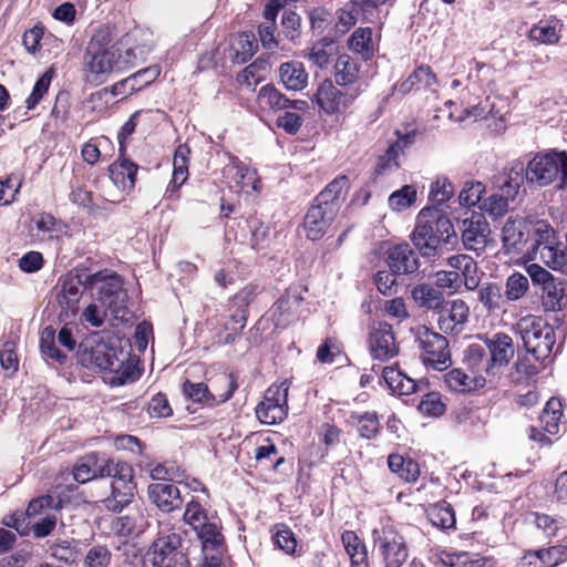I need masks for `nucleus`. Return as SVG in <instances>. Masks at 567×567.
<instances>
[{
  "instance_id": "obj_30",
  "label": "nucleus",
  "mask_w": 567,
  "mask_h": 567,
  "mask_svg": "<svg viewBox=\"0 0 567 567\" xmlns=\"http://www.w3.org/2000/svg\"><path fill=\"white\" fill-rule=\"evenodd\" d=\"M349 189V179L346 176H339L329 183L326 188L315 198L316 203L333 206L337 212L346 199Z\"/></svg>"
},
{
  "instance_id": "obj_50",
  "label": "nucleus",
  "mask_w": 567,
  "mask_h": 567,
  "mask_svg": "<svg viewBox=\"0 0 567 567\" xmlns=\"http://www.w3.org/2000/svg\"><path fill=\"white\" fill-rule=\"evenodd\" d=\"M112 556V551L106 545H93L87 549L82 567H110Z\"/></svg>"
},
{
  "instance_id": "obj_32",
  "label": "nucleus",
  "mask_w": 567,
  "mask_h": 567,
  "mask_svg": "<svg viewBox=\"0 0 567 567\" xmlns=\"http://www.w3.org/2000/svg\"><path fill=\"white\" fill-rule=\"evenodd\" d=\"M360 65L357 59L341 54L334 63V81L340 86H350L359 79Z\"/></svg>"
},
{
  "instance_id": "obj_42",
  "label": "nucleus",
  "mask_w": 567,
  "mask_h": 567,
  "mask_svg": "<svg viewBox=\"0 0 567 567\" xmlns=\"http://www.w3.org/2000/svg\"><path fill=\"white\" fill-rule=\"evenodd\" d=\"M342 543L351 558L352 565L362 566L368 559V554L364 544L359 539L352 530H346L342 534Z\"/></svg>"
},
{
  "instance_id": "obj_26",
  "label": "nucleus",
  "mask_w": 567,
  "mask_h": 567,
  "mask_svg": "<svg viewBox=\"0 0 567 567\" xmlns=\"http://www.w3.org/2000/svg\"><path fill=\"white\" fill-rule=\"evenodd\" d=\"M447 266L457 271L462 279V286L467 290H476L481 282L477 262L468 255L458 254L447 258Z\"/></svg>"
},
{
  "instance_id": "obj_13",
  "label": "nucleus",
  "mask_w": 567,
  "mask_h": 567,
  "mask_svg": "<svg viewBox=\"0 0 567 567\" xmlns=\"http://www.w3.org/2000/svg\"><path fill=\"white\" fill-rule=\"evenodd\" d=\"M288 386L271 385L267 389L264 400L256 408V415L261 423L277 424L288 414Z\"/></svg>"
},
{
  "instance_id": "obj_12",
  "label": "nucleus",
  "mask_w": 567,
  "mask_h": 567,
  "mask_svg": "<svg viewBox=\"0 0 567 567\" xmlns=\"http://www.w3.org/2000/svg\"><path fill=\"white\" fill-rule=\"evenodd\" d=\"M117 49H86L83 56V68L89 82L103 83L106 76L118 66L125 64L116 60Z\"/></svg>"
},
{
  "instance_id": "obj_37",
  "label": "nucleus",
  "mask_w": 567,
  "mask_h": 567,
  "mask_svg": "<svg viewBox=\"0 0 567 567\" xmlns=\"http://www.w3.org/2000/svg\"><path fill=\"white\" fill-rule=\"evenodd\" d=\"M567 303V286L563 281L549 282L543 288V306L550 311L561 310Z\"/></svg>"
},
{
  "instance_id": "obj_62",
  "label": "nucleus",
  "mask_w": 567,
  "mask_h": 567,
  "mask_svg": "<svg viewBox=\"0 0 567 567\" xmlns=\"http://www.w3.org/2000/svg\"><path fill=\"white\" fill-rule=\"evenodd\" d=\"M435 286L440 289H450L452 292H457L462 287V279L457 271L440 270L435 274Z\"/></svg>"
},
{
  "instance_id": "obj_25",
  "label": "nucleus",
  "mask_w": 567,
  "mask_h": 567,
  "mask_svg": "<svg viewBox=\"0 0 567 567\" xmlns=\"http://www.w3.org/2000/svg\"><path fill=\"white\" fill-rule=\"evenodd\" d=\"M529 220L523 217H509L503 229L502 239L507 250L519 251L527 243Z\"/></svg>"
},
{
  "instance_id": "obj_22",
  "label": "nucleus",
  "mask_w": 567,
  "mask_h": 567,
  "mask_svg": "<svg viewBox=\"0 0 567 567\" xmlns=\"http://www.w3.org/2000/svg\"><path fill=\"white\" fill-rule=\"evenodd\" d=\"M338 213L333 206L315 202L305 216L306 236L311 240L321 238Z\"/></svg>"
},
{
  "instance_id": "obj_48",
  "label": "nucleus",
  "mask_w": 567,
  "mask_h": 567,
  "mask_svg": "<svg viewBox=\"0 0 567 567\" xmlns=\"http://www.w3.org/2000/svg\"><path fill=\"white\" fill-rule=\"evenodd\" d=\"M481 380L484 381L483 378L476 379V377H471L461 369H453L445 374V382L447 386L457 392L471 391Z\"/></svg>"
},
{
  "instance_id": "obj_57",
  "label": "nucleus",
  "mask_w": 567,
  "mask_h": 567,
  "mask_svg": "<svg viewBox=\"0 0 567 567\" xmlns=\"http://www.w3.org/2000/svg\"><path fill=\"white\" fill-rule=\"evenodd\" d=\"M357 426L361 437L373 439L380 430L379 419L375 412H365L357 417Z\"/></svg>"
},
{
  "instance_id": "obj_14",
  "label": "nucleus",
  "mask_w": 567,
  "mask_h": 567,
  "mask_svg": "<svg viewBox=\"0 0 567 567\" xmlns=\"http://www.w3.org/2000/svg\"><path fill=\"white\" fill-rule=\"evenodd\" d=\"M360 90L350 87L342 91L332 81L324 80L317 89L315 101L327 114H336L347 110L359 96Z\"/></svg>"
},
{
  "instance_id": "obj_8",
  "label": "nucleus",
  "mask_w": 567,
  "mask_h": 567,
  "mask_svg": "<svg viewBox=\"0 0 567 567\" xmlns=\"http://www.w3.org/2000/svg\"><path fill=\"white\" fill-rule=\"evenodd\" d=\"M117 340L95 341L91 347H85L80 353V362L87 368H96L101 371L121 373L117 377L118 384H123L128 378L127 368L124 367L128 353L116 346Z\"/></svg>"
},
{
  "instance_id": "obj_34",
  "label": "nucleus",
  "mask_w": 567,
  "mask_h": 567,
  "mask_svg": "<svg viewBox=\"0 0 567 567\" xmlns=\"http://www.w3.org/2000/svg\"><path fill=\"white\" fill-rule=\"evenodd\" d=\"M189 153V147L185 144L176 148L173 159V179L168 185L167 192H176L187 181Z\"/></svg>"
},
{
  "instance_id": "obj_52",
  "label": "nucleus",
  "mask_w": 567,
  "mask_h": 567,
  "mask_svg": "<svg viewBox=\"0 0 567 567\" xmlns=\"http://www.w3.org/2000/svg\"><path fill=\"white\" fill-rule=\"evenodd\" d=\"M485 193V186L481 182L467 181L458 195V200L462 206L473 207L478 204Z\"/></svg>"
},
{
  "instance_id": "obj_31",
  "label": "nucleus",
  "mask_w": 567,
  "mask_h": 567,
  "mask_svg": "<svg viewBox=\"0 0 567 567\" xmlns=\"http://www.w3.org/2000/svg\"><path fill=\"white\" fill-rule=\"evenodd\" d=\"M563 23L556 18L540 20L529 30V38L542 44H555L560 39Z\"/></svg>"
},
{
  "instance_id": "obj_53",
  "label": "nucleus",
  "mask_w": 567,
  "mask_h": 567,
  "mask_svg": "<svg viewBox=\"0 0 567 567\" xmlns=\"http://www.w3.org/2000/svg\"><path fill=\"white\" fill-rule=\"evenodd\" d=\"M54 72L52 69H49L45 71L35 82L33 90L29 97L25 100L27 109L33 110L40 101L43 99V96L47 94L51 81L53 79Z\"/></svg>"
},
{
  "instance_id": "obj_39",
  "label": "nucleus",
  "mask_w": 567,
  "mask_h": 567,
  "mask_svg": "<svg viewBox=\"0 0 567 567\" xmlns=\"http://www.w3.org/2000/svg\"><path fill=\"white\" fill-rule=\"evenodd\" d=\"M257 100L261 107L274 111L287 110V106H289V99L271 84L260 87Z\"/></svg>"
},
{
  "instance_id": "obj_6",
  "label": "nucleus",
  "mask_w": 567,
  "mask_h": 567,
  "mask_svg": "<svg viewBox=\"0 0 567 567\" xmlns=\"http://www.w3.org/2000/svg\"><path fill=\"white\" fill-rule=\"evenodd\" d=\"M513 330L537 361H544L551 353L556 342L555 331L542 317L525 316L514 324Z\"/></svg>"
},
{
  "instance_id": "obj_2",
  "label": "nucleus",
  "mask_w": 567,
  "mask_h": 567,
  "mask_svg": "<svg viewBox=\"0 0 567 567\" xmlns=\"http://www.w3.org/2000/svg\"><path fill=\"white\" fill-rule=\"evenodd\" d=\"M451 237H455V230L442 210L431 207L421 209L411 239L423 257L437 256L442 244L450 243Z\"/></svg>"
},
{
  "instance_id": "obj_21",
  "label": "nucleus",
  "mask_w": 567,
  "mask_h": 567,
  "mask_svg": "<svg viewBox=\"0 0 567 567\" xmlns=\"http://www.w3.org/2000/svg\"><path fill=\"white\" fill-rule=\"evenodd\" d=\"M385 261L398 276L412 275L420 268L419 254L408 243L389 247L385 250Z\"/></svg>"
},
{
  "instance_id": "obj_54",
  "label": "nucleus",
  "mask_w": 567,
  "mask_h": 567,
  "mask_svg": "<svg viewBox=\"0 0 567 567\" xmlns=\"http://www.w3.org/2000/svg\"><path fill=\"white\" fill-rule=\"evenodd\" d=\"M416 200V190L411 185H404L389 197V206L396 212L409 208Z\"/></svg>"
},
{
  "instance_id": "obj_47",
  "label": "nucleus",
  "mask_w": 567,
  "mask_h": 567,
  "mask_svg": "<svg viewBox=\"0 0 567 567\" xmlns=\"http://www.w3.org/2000/svg\"><path fill=\"white\" fill-rule=\"evenodd\" d=\"M529 288V281L526 276L520 272L512 274L505 282V290L503 291L506 302L517 301L522 299Z\"/></svg>"
},
{
  "instance_id": "obj_49",
  "label": "nucleus",
  "mask_w": 567,
  "mask_h": 567,
  "mask_svg": "<svg viewBox=\"0 0 567 567\" xmlns=\"http://www.w3.org/2000/svg\"><path fill=\"white\" fill-rule=\"evenodd\" d=\"M560 406L559 401L550 399L543 409L540 422L544 425L543 430L548 434L554 435L559 431L558 422L561 417Z\"/></svg>"
},
{
  "instance_id": "obj_63",
  "label": "nucleus",
  "mask_w": 567,
  "mask_h": 567,
  "mask_svg": "<svg viewBox=\"0 0 567 567\" xmlns=\"http://www.w3.org/2000/svg\"><path fill=\"white\" fill-rule=\"evenodd\" d=\"M48 551L52 557L65 564H72L76 558L75 549L68 540L51 544L48 548Z\"/></svg>"
},
{
  "instance_id": "obj_33",
  "label": "nucleus",
  "mask_w": 567,
  "mask_h": 567,
  "mask_svg": "<svg viewBox=\"0 0 567 567\" xmlns=\"http://www.w3.org/2000/svg\"><path fill=\"white\" fill-rule=\"evenodd\" d=\"M412 298L415 303L427 310L437 311L444 306L443 292L427 284L417 285L412 289Z\"/></svg>"
},
{
  "instance_id": "obj_5",
  "label": "nucleus",
  "mask_w": 567,
  "mask_h": 567,
  "mask_svg": "<svg viewBox=\"0 0 567 567\" xmlns=\"http://www.w3.org/2000/svg\"><path fill=\"white\" fill-rule=\"evenodd\" d=\"M529 234L533 235V251L539 260L553 270L567 275V244L558 241L556 231L546 220H529Z\"/></svg>"
},
{
  "instance_id": "obj_24",
  "label": "nucleus",
  "mask_w": 567,
  "mask_h": 567,
  "mask_svg": "<svg viewBox=\"0 0 567 567\" xmlns=\"http://www.w3.org/2000/svg\"><path fill=\"white\" fill-rule=\"evenodd\" d=\"M148 497L162 512L171 513L178 508L183 501L179 489L169 483L157 482L148 486Z\"/></svg>"
},
{
  "instance_id": "obj_7",
  "label": "nucleus",
  "mask_w": 567,
  "mask_h": 567,
  "mask_svg": "<svg viewBox=\"0 0 567 567\" xmlns=\"http://www.w3.org/2000/svg\"><path fill=\"white\" fill-rule=\"evenodd\" d=\"M85 288L96 290V300L115 318L126 313L127 292L118 275L110 270L97 271L85 276Z\"/></svg>"
},
{
  "instance_id": "obj_3",
  "label": "nucleus",
  "mask_w": 567,
  "mask_h": 567,
  "mask_svg": "<svg viewBox=\"0 0 567 567\" xmlns=\"http://www.w3.org/2000/svg\"><path fill=\"white\" fill-rule=\"evenodd\" d=\"M524 181L545 187L556 184L564 188L567 185V153L549 151L536 154L524 167Z\"/></svg>"
},
{
  "instance_id": "obj_17",
  "label": "nucleus",
  "mask_w": 567,
  "mask_h": 567,
  "mask_svg": "<svg viewBox=\"0 0 567 567\" xmlns=\"http://www.w3.org/2000/svg\"><path fill=\"white\" fill-rule=\"evenodd\" d=\"M302 300V288L299 286L289 287L270 310L275 327L285 329L292 323L297 319V310Z\"/></svg>"
},
{
  "instance_id": "obj_38",
  "label": "nucleus",
  "mask_w": 567,
  "mask_h": 567,
  "mask_svg": "<svg viewBox=\"0 0 567 567\" xmlns=\"http://www.w3.org/2000/svg\"><path fill=\"white\" fill-rule=\"evenodd\" d=\"M228 174L241 189L250 187L257 189V172L244 165L238 158H234L227 168Z\"/></svg>"
},
{
  "instance_id": "obj_19",
  "label": "nucleus",
  "mask_w": 567,
  "mask_h": 567,
  "mask_svg": "<svg viewBox=\"0 0 567 567\" xmlns=\"http://www.w3.org/2000/svg\"><path fill=\"white\" fill-rule=\"evenodd\" d=\"M437 326L444 333H458L468 320L470 308L462 299L444 301L437 311Z\"/></svg>"
},
{
  "instance_id": "obj_28",
  "label": "nucleus",
  "mask_w": 567,
  "mask_h": 567,
  "mask_svg": "<svg viewBox=\"0 0 567 567\" xmlns=\"http://www.w3.org/2000/svg\"><path fill=\"white\" fill-rule=\"evenodd\" d=\"M123 154L110 166V177L120 189L130 192L134 188L138 166Z\"/></svg>"
},
{
  "instance_id": "obj_35",
  "label": "nucleus",
  "mask_w": 567,
  "mask_h": 567,
  "mask_svg": "<svg viewBox=\"0 0 567 567\" xmlns=\"http://www.w3.org/2000/svg\"><path fill=\"white\" fill-rule=\"evenodd\" d=\"M535 558L538 563H528V567H555L567 559V546L556 545L547 549H537L526 554V559Z\"/></svg>"
},
{
  "instance_id": "obj_55",
  "label": "nucleus",
  "mask_w": 567,
  "mask_h": 567,
  "mask_svg": "<svg viewBox=\"0 0 567 567\" xmlns=\"http://www.w3.org/2000/svg\"><path fill=\"white\" fill-rule=\"evenodd\" d=\"M333 44L331 42L315 43L303 56L319 68H326L330 63Z\"/></svg>"
},
{
  "instance_id": "obj_10",
  "label": "nucleus",
  "mask_w": 567,
  "mask_h": 567,
  "mask_svg": "<svg viewBox=\"0 0 567 567\" xmlns=\"http://www.w3.org/2000/svg\"><path fill=\"white\" fill-rule=\"evenodd\" d=\"M411 332L417 343L421 359L426 365L436 370H444L449 367L451 354L449 341L444 336L422 324L411 328Z\"/></svg>"
},
{
  "instance_id": "obj_59",
  "label": "nucleus",
  "mask_w": 567,
  "mask_h": 567,
  "mask_svg": "<svg viewBox=\"0 0 567 567\" xmlns=\"http://www.w3.org/2000/svg\"><path fill=\"white\" fill-rule=\"evenodd\" d=\"M454 194V186L446 177H439L431 186L430 197L434 204H445Z\"/></svg>"
},
{
  "instance_id": "obj_20",
  "label": "nucleus",
  "mask_w": 567,
  "mask_h": 567,
  "mask_svg": "<svg viewBox=\"0 0 567 567\" xmlns=\"http://www.w3.org/2000/svg\"><path fill=\"white\" fill-rule=\"evenodd\" d=\"M483 340L489 351V364L486 365V374L494 375L496 367H505L513 359L515 353L513 340L504 332L494 333L492 337L485 336Z\"/></svg>"
},
{
  "instance_id": "obj_58",
  "label": "nucleus",
  "mask_w": 567,
  "mask_h": 567,
  "mask_svg": "<svg viewBox=\"0 0 567 567\" xmlns=\"http://www.w3.org/2000/svg\"><path fill=\"white\" fill-rule=\"evenodd\" d=\"M465 362L474 371H485L486 365L489 364V359L486 358L485 349L481 344H471L465 350Z\"/></svg>"
},
{
  "instance_id": "obj_18",
  "label": "nucleus",
  "mask_w": 567,
  "mask_h": 567,
  "mask_svg": "<svg viewBox=\"0 0 567 567\" xmlns=\"http://www.w3.org/2000/svg\"><path fill=\"white\" fill-rule=\"evenodd\" d=\"M369 349L373 359L386 361L398 355L399 344L391 324L378 322L369 336Z\"/></svg>"
},
{
  "instance_id": "obj_16",
  "label": "nucleus",
  "mask_w": 567,
  "mask_h": 567,
  "mask_svg": "<svg viewBox=\"0 0 567 567\" xmlns=\"http://www.w3.org/2000/svg\"><path fill=\"white\" fill-rule=\"evenodd\" d=\"M460 230L462 243L467 250H473L477 255L485 250L491 228L484 215L472 213L461 221Z\"/></svg>"
},
{
  "instance_id": "obj_51",
  "label": "nucleus",
  "mask_w": 567,
  "mask_h": 567,
  "mask_svg": "<svg viewBox=\"0 0 567 567\" xmlns=\"http://www.w3.org/2000/svg\"><path fill=\"white\" fill-rule=\"evenodd\" d=\"M101 465L92 456H86L78 462L73 468V477L78 483L84 484L100 476Z\"/></svg>"
},
{
  "instance_id": "obj_44",
  "label": "nucleus",
  "mask_w": 567,
  "mask_h": 567,
  "mask_svg": "<svg viewBox=\"0 0 567 567\" xmlns=\"http://www.w3.org/2000/svg\"><path fill=\"white\" fill-rule=\"evenodd\" d=\"M159 74L157 66H151L140 70L135 74L115 84L114 89L117 91L120 87L128 86L131 92L138 91L142 87L151 84Z\"/></svg>"
},
{
  "instance_id": "obj_1",
  "label": "nucleus",
  "mask_w": 567,
  "mask_h": 567,
  "mask_svg": "<svg viewBox=\"0 0 567 567\" xmlns=\"http://www.w3.org/2000/svg\"><path fill=\"white\" fill-rule=\"evenodd\" d=\"M183 520L193 528L202 544L203 567H224L226 543L219 517L193 497L186 504Z\"/></svg>"
},
{
  "instance_id": "obj_4",
  "label": "nucleus",
  "mask_w": 567,
  "mask_h": 567,
  "mask_svg": "<svg viewBox=\"0 0 567 567\" xmlns=\"http://www.w3.org/2000/svg\"><path fill=\"white\" fill-rule=\"evenodd\" d=\"M101 477H111V495L103 503L109 511L120 513L133 501L136 485L133 482V468L126 462L109 460L101 464Z\"/></svg>"
},
{
  "instance_id": "obj_60",
  "label": "nucleus",
  "mask_w": 567,
  "mask_h": 567,
  "mask_svg": "<svg viewBox=\"0 0 567 567\" xmlns=\"http://www.w3.org/2000/svg\"><path fill=\"white\" fill-rule=\"evenodd\" d=\"M183 392L194 402L208 403L215 400L214 395L209 392L208 386L205 383H193L185 381L183 384Z\"/></svg>"
},
{
  "instance_id": "obj_45",
  "label": "nucleus",
  "mask_w": 567,
  "mask_h": 567,
  "mask_svg": "<svg viewBox=\"0 0 567 567\" xmlns=\"http://www.w3.org/2000/svg\"><path fill=\"white\" fill-rule=\"evenodd\" d=\"M349 47L364 59H370L373 55L372 30L370 28L357 29L349 40Z\"/></svg>"
},
{
  "instance_id": "obj_43",
  "label": "nucleus",
  "mask_w": 567,
  "mask_h": 567,
  "mask_svg": "<svg viewBox=\"0 0 567 567\" xmlns=\"http://www.w3.org/2000/svg\"><path fill=\"white\" fill-rule=\"evenodd\" d=\"M436 83V76L432 72L431 68L429 65H420L416 68L410 76L403 81L399 90L402 93L410 92L415 85H423L425 87L432 86Z\"/></svg>"
},
{
  "instance_id": "obj_11",
  "label": "nucleus",
  "mask_w": 567,
  "mask_h": 567,
  "mask_svg": "<svg viewBox=\"0 0 567 567\" xmlns=\"http://www.w3.org/2000/svg\"><path fill=\"white\" fill-rule=\"evenodd\" d=\"M523 172V163H517L512 166L508 172L505 173L499 188L483 202L481 208L493 217L505 215L524 183Z\"/></svg>"
},
{
  "instance_id": "obj_29",
  "label": "nucleus",
  "mask_w": 567,
  "mask_h": 567,
  "mask_svg": "<svg viewBox=\"0 0 567 567\" xmlns=\"http://www.w3.org/2000/svg\"><path fill=\"white\" fill-rule=\"evenodd\" d=\"M477 298L484 309L489 313L502 311L506 306V300L502 287L497 282H485L478 286Z\"/></svg>"
},
{
  "instance_id": "obj_23",
  "label": "nucleus",
  "mask_w": 567,
  "mask_h": 567,
  "mask_svg": "<svg viewBox=\"0 0 567 567\" xmlns=\"http://www.w3.org/2000/svg\"><path fill=\"white\" fill-rule=\"evenodd\" d=\"M76 275L65 278L61 284V290L56 296L59 306L61 307V316L69 318L75 315L76 305L80 300V286L85 288V276Z\"/></svg>"
},
{
  "instance_id": "obj_15",
  "label": "nucleus",
  "mask_w": 567,
  "mask_h": 567,
  "mask_svg": "<svg viewBox=\"0 0 567 567\" xmlns=\"http://www.w3.org/2000/svg\"><path fill=\"white\" fill-rule=\"evenodd\" d=\"M384 567H402L409 558L405 538L391 527H383L375 538Z\"/></svg>"
},
{
  "instance_id": "obj_64",
  "label": "nucleus",
  "mask_w": 567,
  "mask_h": 567,
  "mask_svg": "<svg viewBox=\"0 0 567 567\" xmlns=\"http://www.w3.org/2000/svg\"><path fill=\"white\" fill-rule=\"evenodd\" d=\"M147 411L152 417H168L173 414L168 400L163 393H157L151 399Z\"/></svg>"
},
{
  "instance_id": "obj_56",
  "label": "nucleus",
  "mask_w": 567,
  "mask_h": 567,
  "mask_svg": "<svg viewBox=\"0 0 567 567\" xmlns=\"http://www.w3.org/2000/svg\"><path fill=\"white\" fill-rule=\"evenodd\" d=\"M417 408L422 414L433 417H437L445 412V404L437 392L424 394Z\"/></svg>"
},
{
  "instance_id": "obj_41",
  "label": "nucleus",
  "mask_w": 567,
  "mask_h": 567,
  "mask_svg": "<svg viewBox=\"0 0 567 567\" xmlns=\"http://www.w3.org/2000/svg\"><path fill=\"white\" fill-rule=\"evenodd\" d=\"M427 518L435 527L447 529L455 525L454 511L446 502L437 503L427 509Z\"/></svg>"
},
{
  "instance_id": "obj_9",
  "label": "nucleus",
  "mask_w": 567,
  "mask_h": 567,
  "mask_svg": "<svg viewBox=\"0 0 567 567\" xmlns=\"http://www.w3.org/2000/svg\"><path fill=\"white\" fill-rule=\"evenodd\" d=\"M143 567H189L183 537L177 533L158 535L143 556Z\"/></svg>"
},
{
  "instance_id": "obj_46",
  "label": "nucleus",
  "mask_w": 567,
  "mask_h": 567,
  "mask_svg": "<svg viewBox=\"0 0 567 567\" xmlns=\"http://www.w3.org/2000/svg\"><path fill=\"white\" fill-rule=\"evenodd\" d=\"M402 154V145L392 143L389 145L384 154L380 155L375 165V174L384 175L400 166V155Z\"/></svg>"
},
{
  "instance_id": "obj_61",
  "label": "nucleus",
  "mask_w": 567,
  "mask_h": 567,
  "mask_svg": "<svg viewBox=\"0 0 567 567\" xmlns=\"http://www.w3.org/2000/svg\"><path fill=\"white\" fill-rule=\"evenodd\" d=\"M276 547L286 554H293L297 546V540L290 528L281 525L272 536Z\"/></svg>"
},
{
  "instance_id": "obj_40",
  "label": "nucleus",
  "mask_w": 567,
  "mask_h": 567,
  "mask_svg": "<svg viewBox=\"0 0 567 567\" xmlns=\"http://www.w3.org/2000/svg\"><path fill=\"white\" fill-rule=\"evenodd\" d=\"M40 349L45 359L53 360L59 364L66 361V354L55 346V330L52 327H45L40 336Z\"/></svg>"
},
{
  "instance_id": "obj_36",
  "label": "nucleus",
  "mask_w": 567,
  "mask_h": 567,
  "mask_svg": "<svg viewBox=\"0 0 567 567\" xmlns=\"http://www.w3.org/2000/svg\"><path fill=\"white\" fill-rule=\"evenodd\" d=\"M388 465L391 472L398 474L405 482H415L420 476V466L412 458H404L400 454H390Z\"/></svg>"
},
{
  "instance_id": "obj_27",
  "label": "nucleus",
  "mask_w": 567,
  "mask_h": 567,
  "mask_svg": "<svg viewBox=\"0 0 567 567\" xmlns=\"http://www.w3.org/2000/svg\"><path fill=\"white\" fill-rule=\"evenodd\" d=\"M280 83L288 91H301L308 85V72L302 62L291 60L280 64L278 69Z\"/></svg>"
}]
</instances>
